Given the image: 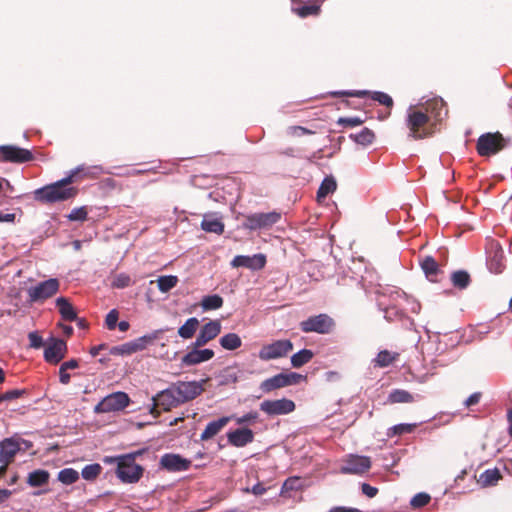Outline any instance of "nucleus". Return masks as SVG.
Returning <instances> with one entry per match:
<instances>
[{
	"instance_id": "10",
	"label": "nucleus",
	"mask_w": 512,
	"mask_h": 512,
	"mask_svg": "<svg viewBox=\"0 0 512 512\" xmlns=\"http://www.w3.org/2000/svg\"><path fill=\"white\" fill-rule=\"evenodd\" d=\"M306 377L296 373V372H289V373H279L273 377H270L266 380H264L260 388L264 392H270L278 388L298 384L300 381L304 380Z\"/></svg>"
},
{
	"instance_id": "38",
	"label": "nucleus",
	"mask_w": 512,
	"mask_h": 512,
	"mask_svg": "<svg viewBox=\"0 0 512 512\" xmlns=\"http://www.w3.org/2000/svg\"><path fill=\"white\" fill-rule=\"evenodd\" d=\"M350 138L362 146L370 145L375 138L374 132L369 128L362 129L359 133L351 134Z\"/></svg>"
},
{
	"instance_id": "60",
	"label": "nucleus",
	"mask_w": 512,
	"mask_h": 512,
	"mask_svg": "<svg viewBox=\"0 0 512 512\" xmlns=\"http://www.w3.org/2000/svg\"><path fill=\"white\" fill-rule=\"evenodd\" d=\"M79 365H80V360L70 359V360L63 362L60 366L68 371V370H73V369L78 368Z\"/></svg>"
},
{
	"instance_id": "37",
	"label": "nucleus",
	"mask_w": 512,
	"mask_h": 512,
	"mask_svg": "<svg viewBox=\"0 0 512 512\" xmlns=\"http://www.w3.org/2000/svg\"><path fill=\"white\" fill-rule=\"evenodd\" d=\"M159 331H155L151 334L143 335L132 342L133 351L138 352L144 350L149 344L158 338Z\"/></svg>"
},
{
	"instance_id": "54",
	"label": "nucleus",
	"mask_w": 512,
	"mask_h": 512,
	"mask_svg": "<svg viewBox=\"0 0 512 512\" xmlns=\"http://www.w3.org/2000/svg\"><path fill=\"white\" fill-rule=\"evenodd\" d=\"M112 354H119V355H130L134 353L132 342H126L120 346L113 347L111 349Z\"/></svg>"
},
{
	"instance_id": "57",
	"label": "nucleus",
	"mask_w": 512,
	"mask_h": 512,
	"mask_svg": "<svg viewBox=\"0 0 512 512\" xmlns=\"http://www.w3.org/2000/svg\"><path fill=\"white\" fill-rule=\"evenodd\" d=\"M25 393L22 389H13L1 394L2 402L7 400H13L21 397Z\"/></svg>"
},
{
	"instance_id": "64",
	"label": "nucleus",
	"mask_w": 512,
	"mask_h": 512,
	"mask_svg": "<svg viewBox=\"0 0 512 512\" xmlns=\"http://www.w3.org/2000/svg\"><path fill=\"white\" fill-rule=\"evenodd\" d=\"M404 305H405V307L409 306L410 310L413 313H419L420 308H421L420 303L417 302L416 300L412 299L411 297H410V300L408 302H404Z\"/></svg>"
},
{
	"instance_id": "14",
	"label": "nucleus",
	"mask_w": 512,
	"mask_h": 512,
	"mask_svg": "<svg viewBox=\"0 0 512 512\" xmlns=\"http://www.w3.org/2000/svg\"><path fill=\"white\" fill-rule=\"evenodd\" d=\"M33 159L30 150L14 145H0V162L25 163Z\"/></svg>"
},
{
	"instance_id": "41",
	"label": "nucleus",
	"mask_w": 512,
	"mask_h": 512,
	"mask_svg": "<svg viewBox=\"0 0 512 512\" xmlns=\"http://www.w3.org/2000/svg\"><path fill=\"white\" fill-rule=\"evenodd\" d=\"M178 283V277L175 275H164L157 279L158 289L162 293H167Z\"/></svg>"
},
{
	"instance_id": "35",
	"label": "nucleus",
	"mask_w": 512,
	"mask_h": 512,
	"mask_svg": "<svg viewBox=\"0 0 512 512\" xmlns=\"http://www.w3.org/2000/svg\"><path fill=\"white\" fill-rule=\"evenodd\" d=\"M199 332L211 341L221 332V323L218 320H211L204 324Z\"/></svg>"
},
{
	"instance_id": "58",
	"label": "nucleus",
	"mask_w": 512,
	"mask_h": 512,
	"mask_svg": "<svg viewBox=\"0 0 512 512\" xmlns=\"http://www.w3.org/2000/svg\"><path fill=\"white\" fill-rule=\"evenodd\" d=\"M361 490H362V493L369 498L375 497L378 493V489L376 487H373L367 483H363L361 485Z\"/></svg>"
},
{
	"instance_id": "8",
	"label": "nucleus",
	"mask_w": 512,
	"mask_h": 512,
	"mask_svg": "<svg viewBox=\"0 0 512 512\" xmlns=\"http://www.w3.org/2000/svg\"><path fill=\"white\" fill-rule=\"evenodd\" d=\"M504 147L505 139L499 132L482 134L477 141V151L481 156L494 155Z\"/></svg>"
},
{
	"instance_id": "2",
	"label": "nucleus",
	"mask_w": 512,
	"mask_h": 512,
	"mask_svg": "<svg viewBox=\"0 0 512 512\" xmlns=\"http://www.w3.org/2000/svg\"><path fill=\"white\" fill-rule=\"evenodd\" d=\"M76 194V188L61 187L56 182L38 188L33 192L34 199L45 204L63 202L74 198Z\"/></svg>"
},
{
	"instance_id": "5",
	"label": "nucleus",
	"mask_w": 512,
	"mask_h": 512,
	"mask_svg": "<svg viewBox=\"0 0 512 512\" xmlns=\"http://www.w3.org/2000/svg\"><path fill=\"white\" fill-rule=\"evenodd\" d=\"M130 403V398L127 393L122 391L113 392L104 397L94 407V413H110L124 410Z\"/></svg>"
},
{
	"instance_id": "23",
	"label": "nucleus",
	"mask_w": 512,
	"mask_h": 512,
	"mask_svg": "<svg viewBox=\"0 0 512 512\" xmlns=\"http://www.w3.org/2000/svg\"><path fill=\"white\" fill-rule=\"evenodd\" d=\"M243 371L238 365L227 366L222 369L217 375L216 379L219 386H227L235 384L242 377Z\"/></svg>"
},
{
	"instance_id": "27",
	"label": "nucleus",
	"mask_w": 512,
	"mask_h": 512,
	"mask_svg": "<svg viewBox=\"0 0 512 512\" xmlns=\"http://www.w3.org/2000/svg\"><path fill=\"white\" fill-rule=\"evenodd\" d=\"M55 304L59 310L61 317L66 321L77 320V314L72 304L65 297H58Z\"/></svg>"
},
{
	"instance_id": "52",
	"label": "nucleus",
	"mask_w": 512,
	"mask_h": 512,
	"mask_svg": "<svg viewBox=\"0 0 512 512\" xmlns=\"http://www.w3.org/2000/svg\"><path fill=\"white\" fill-rule=\"evenodd\" d=\"M130 284L131 278L124 273L118 274L112 282L113 287L120 289L130 286Z\"/></svg>"
},
{
	"instance_id": "34",
	"label": "nucleus",
	"mask_w": 512,
	"mask_h": 512,
	"mask_svg": "<svg viewBox=\"0 0 512 512\" xmlns=\"http://www.w3.org/2000/svg\"><path fill=\"white\" fill-rule=\"evenodd\" d=\"M49 472L43 469L35 470L29 473L27 483L31 487H40L46 484L49 480Z\"/></svg>"
},
{
	"instance_id": "30",
	"label": "nucleus",
	"mask_w": 512,
	"mask_h": 512,
	"mask_svg": "<svg viewBox=\"0 0 512 512\" xmlns=\"http://www.w3.org/2000/svg\"><path fill=\"white\" fill-rule=\"evenodd\" d=\"M415 401V397L410 392L403 389H393L387 398V402L391 404L396 403H411Z\"/></svg>"
},
{
	"instance_id": "18",
	"label": "nucleus",
	"mask_w": 512,
	"mask_h": 512,
	"mask_svg": "<svg viewBox=\"0 0 512 512\" xmlns=\"http://www.w3.org/2000/svg\"><path fill=\"white\" fill-rule=\"evenodd\" d=\"M191 461L179 454L166 453L160 459V466L169 472H182L189 469Z\"/></svg>"
},
{
	"instance_id": "45",
	"label": "nucleus",
	"mask_w": 512,
	"mask_h": 512,
	"mask_svg": "<svg viewBox=\"0 0 512 512\" xmlns=\"http://www.w3.org/2000/svg\"><path fill=\"white\" fill-rule=\"evenodd\" d=\"M416 426L417 424L415 423H400L389 428L387 435L392 437L395 435L408 434L413 432Z\"/></svg>"
},
{
	"instance_id": "55",
	"label": "nucleus",
	"mask_w": 512,
	"mask_h": 512,
	"mask_svg": "<svg viewBox=\"0 0 512 512\" xmlns=\"http://www.w3.org/2000/svg\"><path fill=\"white\" fill-rule=\"evenodd\" d=\"M118 321V312L116 309H112L107 315L105 319L106 326L109 330H114L117 326Z\"/></svg>"
},
{
	"instance_id": "33",
	"label": "nucleus",
	"mask_w": 512,
	"mask_h": 512,
	"mask_svg": "<svg viewBox=\"0 0 512 512\" xmlns=\"http://www.w3.org/2000/svg\"><path fill=\"white\" fill-rule=\"evenodd\" d=\"M337 188L336 180L333 176H326L317 191V199L321 200L333 193Z\"/></svg>"
},
{
	"instance_id": "16",
	"label": "nucleus",
	"mask_w": 512,
	"mask_h": 512,
	"mask_svg": "<svg viewBox=\"0 0 512 512\" xmlns=\"http://www.w3.org/2000/svg\"><path fill=\"white\" fill-rule=\"evenodd\" d=\"M260 410L269 416L286 415L295 410V403L286 398L264 400L260 403Z\"/></svg>"
},
{
	"instance_id": "9",
	"label": "nucleus",
	"mask_w": 512,
	"mask_h": 512,
	"mask_svg": "<svg viewBox=\"0 0 512 512\" xmlns=\"http://www.w3.org/2000/svg\"><path fill=\"white\" fill-rule=\"evenodd\" d=\"M60 283L56 278H50L28 288L27 293L31 302H42L59 290Z\"/></svg>"
},
{
	"instance_id": "15",
	"label": "nucleus",
	"mask_w": 512,
	"mask_h": 512,
	"mask_svg": "<svg viewBox=\"0 0 512 512\" xmlns=\"http://www.w3.org/2000/svg\"><path fill=\"white\" fill-rule=\"evenodd\" d=\"M330 95L333 97H359L362 98L364 96L370 95L374 101L386 106H393V99L387 93L381 91L370 92L368 90H340V91H332Z\"/></svg>"
},
{
	"instance_id": "31",
	"label": "nucleus",
	"mask_w": 512,
	"mask_h": 512,
	"mask_svg": "<svg viewBox=\"0 0 512 512\" xmlns=\"http://www.w3.org/2000/svg\"><path fill=\"white\" fill-rule=\"evenodd\" d=\"M398 357V353L388 350L380 351L377 356L372 360L374 367L385 368L391 365Z\"/></svg>"
},
{
	"instance_id": "12",
	"label": "nucleus",
	"mask_w": 512,
	"mask_h": 512,
	"mask_svg": "<svg viewBox=\"0 0 512 512\" xmlns=\"http://www.w3.org/2000/svg\"><path fill=\"white\" fill-rule=\"evenodd\" d=\"M204 382L205 380L187 382L178 381L173 383L172 385L174 387V391L176 392L179 403L183 404L199 396L204 390Z\"/></svg>"
},
{
	"instance_id": "48",
	"label": "nucleus",
	"mask_w": 512,
	"mask_h": 512,
	"mask_svg": "<svg viewBox=\"0 0 512 512\" xmlns=\"http://www.w3.org/2000/svg\"><path fill=\"white\" fill-rule=\"evenodd\" d=\"M430 500H431V497L428 493L420 492V493L415 494L411 498L410 505L413 508H420V507L427 505L430 502Z\"/></svg>"
},
{
	"instance_id": "44",
	"label": "nucleus",
	"mask_w": 512,
	"mask_h": 512,
	"mask_svg": "<svg viewBox=\"0 0 512 512\" xmlns=\"http://www.w3.org/2000/svg\"><path fill=\"white\" fill-rule=\"evenodd\" d=\"M500 477L501 475L498 469H487L480 474L479 481L483 486H491L494 485Z\"/></svg>"
},
{
	"instance_id": "29",
	"label": "nucleus",
	"mask_w": 512,
	"mask_h": 512,
	"mask_svg": "<svg viewBox=\"0 0 512 512\" xmlns=\"http://www.w3.org/2000/svg\"><path fill=\"white\" fill-rule=\"evenodd\" d=\"M200 325L199 320L196 317H191L185 321V323L179 327L178 335L182 339H190L194 336Z\"/></svg>"
},
{
	"instance_id": "26",
	"label": "nucleus",
	"mask_w": 512,
	"mask_h": 512,
	"mask_svg": "<svg viewBox=\"0 0 512 512\" xmlns=\"http://www.w3.org/2000/svg\"><path fill=\"white\" fill-rule=\"evenodd\" d=\"M229 420H230L229 417L224 416L217 420H213V421L209 422L206 425L204 431L201 433L200 439L202 441H206V440L213 438L215 435H217L222 430L223 427H225L227 425Z\"/></svg>"
},
{
	"instance_id": "32",
	"label": "nucleus",
	"mask_w": 512,
	"mask_h": 512,
	"mask_svg": "<svg viewBox=\"0 0 512 512\" xmlns=\"http://www.w3.org/2000/svg\"><path fill=\"white\" fill-rule=\"evenodd\" d=\"M219 343L223 349L233 351L242 345V340L236 333H227L219 339Z\"/></svg>"
},
{
	"instance_id": "43",
	"label": "nucleus",
	"mask_w": 512,
	"mask_h": 512,
	"mask_svg": "<svg viewBox=\"0 0 512 512\" xmlns=\"http://www.w3.org/2000/svg\"><path fill=\"white\" fill-rule=\"evenodd\" d=\"M78 479L79 473L73 468H64L58 473V480L65 485H71Z\"/></svg>"
},
{
	"instance_id": "6",
	"label": "nucleus",
	"mask_w": 512,
	"mask_h": 512,
	"mask_svg": "<svg viewBox=\"0 0 512 512\" xmlns=\"http://www.w3.org/2000/svg\"><path fill=\"white\" fill-rule=\"evenodd\" d=\"M386 296L389 298V303L379 300V306L383 307L385 318L392 319V316H400L402 310L405 309L404 302H408L410 297L397 289H390L388 294H384V297Z\"/></svg>"
},
{
	"instance_id": "56",
	"label": "nucleus",
	"mask_w": 512,
	"mask_h": 512,
	"mask_svg": "<svg viewBox=\"0 0 512 512\" xmlns=\"http://www.w3.org/2000/svg\"><path fill=\"white\" fill-rule=\"evenodd\" d=\"M28 339L30 341V347L34 349H39L44 345L43 338L36 331L30 332Z\"/></svg>"
},
{
	"instance_id": "17",
	"label": "nucleus",
	"mask_w": 512,
	"mask_h": 512,
	"mask_svg": "<svg viewBox=\"0 0 512 512\" xmlns=\"http://www.w3.org/2000/svg\"><path fill=\"white\" fill-rule=\"evenodd\" d=\"M67 353V344L60 338H50V342L44 349V359L51 364H57L64 359Z\"/></svg>"
},
{
	"instance_id": "24",
	"label": "nucleus",
	"mask_w": 512,
	"mask_h": 512,
	"mask_svg": "<svg viewBox=\"0 0 512 512\" xmlns=\"http://www.w3.org/2000/svg\"><path fill=\"white\" fill-rule=\"evenodd\" d=\"M228 442L235 447H244L253 442L254 433L249 428H239L227 434Z\"/></svg>"
},
{
	"instance_id": "63",
	"label": "nucleus",
	"mask_w": 512,
	"mask_h": 512,
	"mask_svg": "<svg viewBox=\"0 0 512 512\" xmlns=\"http://www.w3.org/2000/svg\"><path fill=\"white\" fill-rule=\"evenodd\" d=\"M208 342H209V340L199 332L195 341L193 342L192 346H193V348L198 349V348L204 346Z\"/></svg>"
},
{
	"instance_id": "22",
	"label": "nucleus",
	"mask_w": 512,
	"mask_h": 512,
	"mask_svg": "<svg viewBox=\"0 0 512 512\" xmlns=\"http://www.w3.org/2000/svg\"><path fill=\"white\" fill-rule=\"evenodd\" d=\"M153 401L155 406H160L166 411L180 405L173 385H170L165 390L160 391L155 397H153Z\"/></svg>"
},
{
	"instance_id": "19",
	"label": "nucleus",
	"mask_w": 512,
	"mask_h": 512,
	"mask_svg": "<svg viewBox=\"0 0 512 512\" xmlns=\"http://www.w3.org/2000/svg\"><path fill=\"white\" fill-rule=\"evenodd\" d=\"M266 264V256L262 253L254 254L252 256L237 255L231 261L233 268L245 267L251 270H260Z\"/></svg>"
},
{
	"instance_id": "40",
	"label": "nucleus",
	"mask_w": 512,
	"mask_h": 512,
	"mask_svg": "<svg viewBox=\"0 0 512 512\" xmlns=\"http://www.w3.org/2000/svg\"><path fill=\"white\" fill-rule=\"evenodd\" d=\"M451 281L454 287L465 289L470 283V275L464 270H458L452 273Z\"/></svg>"
},
{
	"instance_id": "49",
	"label": "nucleus",
	"mask_w": 512,
	"mask_h": 512,
	"mask_svg": "<svg viewBox=\"0 0 512 512\" xmlns=\"http://www.w3.org/2000/svg\"><path fill=\"white\" fill-rule=\"evenodd\" d=\"M364 120L358 116L353 117H340L337 120V124L345 127H357L360 126Z\"/></svg>"
},
{
	"instance_id": "20",
	"label": "nucleus",
	"mask_w": 512,
	"mask_h": 512,
	"mask_svg": "<svg viewBox=\"0 0 512 512\" xmlns=\"http://www.w3.org/2000/svg\"><path fill=\"white\" fill-rule=\"evenodd\" d=\"M213 357H214V351L212 349L193 348L191 351H189L182 357L181 364L183 366H194V365L209 361Z\"/></svg>"
},
{
	"instance_id": "53",
	"label": "nucleus",
	"mask_w": 512,
	"mask_h": 512,
	"mask_svg": "<svg viewBox=\"0 0 512 512\" xmlns=\"http://www.w3.org/2000/svg\"><path fill=\"white\" fill-rule=\"evenodd\" d=\"M259 414L256 411H250L236 419V423L239 425L242 424H252L257 421Z\"/></svg>"
},
{
	"instance_id": "36",
	"label": "nucleus",
	"mask_w": 512,
	"mask_h": 512,
	"mask_svg": "<svg viewBox=\"0 0 512 512\" xmlns=\"http://www.w3.org/2000/svg\"><path fill=\"white\" fill-rule=\"evenodd\" d=\"M314 354L309 349H301L297 353L291 356V365L294 368H300L303 365L307 364L312 358Z\"/></svg>"
},
{
	"instance_id": "25",
	"label": "nucleus",
	"mask_w": 512,
	"mask_h": 512,
	"mask_svg": "<svg viewBox=\"0 0 512 512\" xmlns=\"http://www.w3.org/2000/svg\"><path fill=\"white\" fill-rule=\"evenodd\" d=\"M487 267L491 273L499 274L504 270V251L496 244L487 259Z\"/></svg>"
},
{
	"instance_id": "1",
	"label": "nucleus",
	"mask_w": 512,
	"mask_h": 512,
	"mask_svg": "<svg viewBox=\"0 0 512 512\" xmlns=\"http://www.w3.org/2000/svg\"><path fill=\"white\" fill-rule=\"evenodd\" d=\"M447 115L445 104L442 98H432L416 105H410L407 110V127L410 130L409 136L414 139H421L431 133L426 125H433L441 121Z\"/></svg>"
},
{
	"instance_id": "7",
	"label": "nucleus",
	"mask_w": 512,
	"mask_h": 512,
	"mask_svg": "<svg viewBox=\"0 0 512 512\" xmlns=\"http://www.w3.org/2000/svg\"><path fill=\"white\" fill-rule=\"evenodd\" d=\"M335 326V322L328 314L321 313L310 316L306 320L300 322V329L305 333L328 334Z\"/></svg>"
},
{
	"instance_id": "13",
	"label": "nucleus",
	"mask_w": 512,
	"mask_h": 512,
	"mask_svg": "<svg viewBox=\"0 0 512 512\" xmlns=\"http://www.w3.org/2000/svg\"><path fill=\"white\" fill-rule=\"evenodd\" d=\"M371 459L368 456L362 455H348L340 467L342 474H355L361 475L371 468Z\"/></svg>"
},
{
	"instance_id": "39",
	"label": "nucleus",
	"mask_w": 512,
	"mask_h": 512,
	"mask_svg": "<svg viewBox=\"0 0 512 512\" xmlns=\"http://www.w3.org/2000/svg\"><path fill=\"white\" fill-rule=\"evenodd\" d=\"M223 305V299L218 294L204 296L201 301V306L204 311L216 310Z\"/></svg>"
},
{
	"instance_id": "61",
	"label": "nucleus",
	"mask_w": 512,
	"mask_h": 512,
	"mask_svg": "<svg viewBox=\"0 0 512 512\" xmlns=\"http://www.w3.org/2000/svg\"><path fill=\"white\" fill-rule=\"evenodd\" d=\"M70 380H71V375L68 373L67 370H65L64 368H62L60 366L59 368V381L61 384L63 385H67L70 383Z\"/></svg>"
},
{
	"instance_id": "47",
	"label": "nucleus",
	"mask_w": 512,
	"mask_h": 512,
	"mask_svg": "<svg viewBox=\"0 0 512 512\" xmlns=\"http://www.w3.org/2000/svg\"><path fill=\"white\" fill-rule=\"evenodd\" d=\"M320 6L317 4L303 5L300 7H293L292 11L301 18L308 17L310 15H317L319 13Z\"/></svg>"
},
{
	"instance_id": "21",
	"label": "nucleus",
	"mask_w": 512,
	"mask_h": 512,
	"mask_svg": "<svg viewBox=\"0 0 512 512\" xmlns=\"http://www.w3.org/2000/svg\"><path fill=\"white\" fill-rule=\"evenodd\" d=\"M20 450V443L17 439L5 438L0 442V463L8 465Z\"/></svg>"
},
{
	"instance_id": "51",
	"label": "nucleus",
	"mask_w": 512,
	"mask_h": 512,
	"mask_svg": "<svg viewBox=\"0 0 512 512\" xmlns=\"http://www.w3.org/2000/svg\"><path fill=\"white\" fill-rule=\"evenodd\" d=\"M82 170L81 166H78L72 170L69 171L68 175L58 181H56L57 184H59L61 187H70L69 185L73 182V178Z\"/></svg>"
},
{
	"instance_id": "42",
	"label": "nucleus",
	"mask_w": 512,
	"mask_h": 512,
	"mask_svg": "<svg viewBox=\"0 0 512 512\" xmlns=\"http://www.w3.org/2000/svg\"><path fill=\"white\" fill-rule=\"evenodd\" d=\"M421 268L426 277L430 279H432V277L435 276L439 270L437 262L431 256H426L423 258L421 261Z\"/></svg>"
},
{
	"instance_id": "11",
	"label": "nucleus",
	"mask_w": 512,
	"mask_h": 512,
	"mask_svg": "<svg viewBox=\"0 0 512 512\" xmlns=\"http://www.w3.org/2000/svg\"><path fill=\"white\" fill-rule=\"evenodd\" d=\"M293 349V344L288 339L276 340L264 345L259 351V358L263 361L285 357Z\"/></svg>"
},
{
	"instance_id": "28",
	"label": "nucleus",
	"mask_w": 512,
	"mask_h": 512,
	"mask_svg": "<svg viewBox=\"0 0 512 512\" xmlns=\"http://www.w3.org/2000/svg\"><path fill=\"white\" fill-rule=\"evenodd\" d=\"M201 228L205 232L222 234L224 231V224L219 218H215L212 216H204L201 222Z\"/></svg>"
},
{
	"instance_id": "46",
	"label": "nucleus",
	"mask_w": 512,
	"mask_h": 512,
	"mask_svg": "<svg viewBox=\"0 0 512 512\" xmlns=\"http://www.w3.org/2000/svg\"><path fill=\"white\" fill-rule=\"evenodd\" d=\"M101 470H102V467L100 464H98V463L89 464V465H86L82 469L81 476L83 477V479H85L87 481H93L101 473Z\"/></svg>"
},
{
	"instance_id": "59",
	"label": "nucleus",
	"mask_w": 512,
	"mask_h": 512,
	"mask_svg": "<svg viewBox=\"0 0 512 512\" xmlns=\"http://www.w3.org/2000/svg\"><path fill=\"white\" fill-rule=\"evenodd\" d=\"M481 393L480 392H474L471 394L464 402V405L466 407H471L479 403L481 399Z\"/></svg>"
},
{
	"instance_id": "62",
	"label": "nucleus",
	"mask_w": 512,
	"mask_h": 512,
	"mask_svg": "<svg viewBox=\"0 0 512 512\" xmlns=\"http://www.w3.org/2000/svg\"><path fill=\"white\" fill-rule=\"evenodd\" d=\"M245 491L260 496L266 492V488L261 483H257L251 489L246 488Z\"/></svg>"
},
{
	"instance_id": "3",
	"label": "nucleus",
	"mask_w": 512,
	"mask_h": 512,
	"mask_svg": "<svg viewBox=\"0 0 512 512\" xmlns=\"http://www.w3.org/2000/svg\"><path fill=\"white\" fill-rule=\"evenodd\" d=\"M141 454L142 451H137L118 457L116 474L123 483H136L142 477L144 469L135 463L136 456Z\"/></svg>"
},
{
	"instance_id": "50",
	"label": "nucleus",
	"mask_w": 512,
	"mask_h": 512,
	"mask_svg": "<svg viewBox=\"0 0 512 512\" xmlns=\"http://www.w3.org/2000/svg\"><path fill=\"white\" fill-rule=\"evenodd\" d=\"M67 218L70 221H84L87 218V210L84 206L74 208L67 215Z\"/></svg>"
},
{
	"instance_id": "4",
	"label": "nucleus",
	"mask_w": 512,
	"mask_h": 512,
	"mask_svg": "<svg viewBox=\"0 0 512 512\" xmlns=\"http://www.w3.org/2000/svg\"><path fill=\"white\" fill-rule=\"evenodd\" d=\"M281 219V214L276 211L267 213H252L245 217L243 227L250 231H262L272 228Z\"/></svg>"
}]
</instances>
